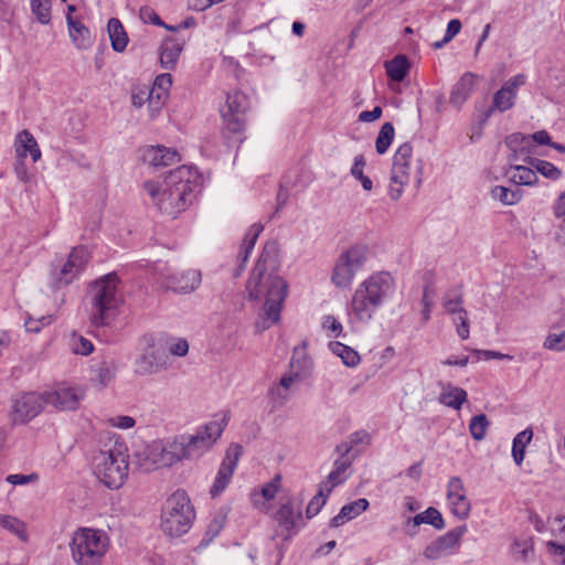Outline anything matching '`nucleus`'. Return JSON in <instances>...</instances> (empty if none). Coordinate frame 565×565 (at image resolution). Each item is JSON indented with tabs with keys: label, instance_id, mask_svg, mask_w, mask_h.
Masks as SVG:
<instances>
[{
	"label": "nucleus",
	"instance_id": "1",
	"mask_svg": "<svg viewBox=\"0 0 565 565\" xmlns=\"http://www.w3.org/2000/svg\"><path fill=\"white\" fill-rule=\"evenodd\" d=\"M277 256L278 244L267 242L246 282L249 300H265L264 317L255 323L257 332H263L279 322L282 303L288 295V285L284 278L274 270H268L275 265Z\"/></svg>",
	"mask_w": 565,
	"mask_h": 565
},
{
	"label": "nucleus",
	"instance_id": "2",
	"mask_svg": "<svg viewBox=\"0 0 565 565\" xmlns=\"http://www.w3.org/2000/svg\"><path fill=\"white\" fill-rule=\"evenodd\" d=\"M226 424L227 418L224 416L220 422H210L202 426L194 435H182L167 444L153 443L148 447L139 466L142 470L150 471L170 467L184 458L198 457L221 437Z\"/></svg>",
	"mask_w": 565,
	"mask_h": 565
},
{
	"label": "nucleus",
	"instance_id": "3",
	"mask_svg": "<svg viewBox=\"0 0 565 565\" xmlns=\"http://www.w3.org/2000/svg\"><path fill=\"white\" fill-rule=\"evenodd\" d=\"M143 188L158 209L174 218L193 202L200 192L201 183L196 170L180 166L168 173L162 186L147 181Z\"/></svg>",
	"mask_w": 565,
	"mask_h": 565
},
{
	"label": "nucleus",
	"instance_id": "4",
	"mask_svg": "<svg viewBox=\"0 0 565 565\" xmlns=\"http://www.w3.org/2000/svg\"><path fill=\"white\" fill-rule=\"evenodd\" d=\"M118 282L117 275L111 273L89 285L87 297L90 303V327H109L117 319L122 305Z\"/></svg>",
	"mask_w": 565,
	"mask_h": 565
},
{
	"label": "nucleus",
	"instance_id": "5",
	"mask_svg": "<svg viewBox=\"0 0 565 565\" xmlns=\"http://www.w3.org/2000/svg\"><path fill=\"white\" fill-rule=\"evenodd\" d=\"M395 281L387 271H380L370 276L354 291L352 297V311L360 321L372 319L375 310L393 292Z\"/></svg>",
	"mask_w": 565,
	"mask_h": 565
},
{
	"label": "nucleus",
	"instance_id": "6",
	"mask_svg": "<svg viewBox=\"0 0 565 565\" xmlns=\"http://www.w3.org/2000/svg\"><path fill=\"white\" fill-rule=\"evenodd\" d=\"M194 519V508L186 492L178 490L162 507L160 527L166 535L180 537L191 529Z\"/></svg>",
	"mask_w": 565,
	"mask_h": 565
},
{
	"label": "nucleus",
	"instance_id": "7",
	"mask_svg": "<svg viewBox=\"0 0 565 565\" xmlns=\"http://www.w3.org/2000/svg\"><path fill=\"white\" fill-rule=\"evenodd\" d=\"M92 469L96 478L109 489H119L128 478V456L121 446L100 449L92 460Z\"/></svg>",
	"mask_w": 565,
	"mask_h": 565
},
{
	"label": "nucleus",
	"instance_id": "8",
	"mask_svg": "<svg viewBox=\"0 0 565 565\" xmlns=\"http://www.w3.org/2000/svg\"><path fill=\"white\" fill-rule=\"evenodd\" d=\"M109 546L107 534L102 530L81 527L70 543L76 565H99Z\"/></svg>",
	"mask_w": 565,
	"mask_h": 565
},
{
	"label": "nucleus",
	"instance_id": "9",
	"mask_svg": "<svg viewBox=\"0 0 565 565\" xmlns=\"http://www.w3.org/2000/svg\"><path fill=\"white\" fill-rule=\"evenodd\" d=\"M249 109L248 96L235 90L226 94L225 104L221 107V117L223 120V134L230 138L231 135L237 136V140L242 141V134L246 128V114Z\"/></svg>",
	"mask_w": 565,
	"mask_h": 565
},
{
	"label": "nucleus",
	"instance_id": "10",
	"mask_svg": "<svg viewBox=\"0 0 565 565\" xmlns=\"http://www.w3.org/2000/svg\"><path fill=\"white\" fill-rule=\"evenodd\" d=\"M367 255V246L361 244L353 245L341 253L334 264L332 282L340 288L349 287L355 274L364 267Z\"/></svg>",
	"mask_w": 565,
	"mask_h": 565
},
{
	"label": "nucleus",
	"instance_id": "11",
	"mask_svg": "<svg viewBox=\"0 0 565 565\" xmlns=\"http://www.w3.org/2000/svg\"><path fill=\"white\" fill-rule=\"evenodd\" d=\"M412 154V145L409 142H405L398 147L393 157L390 185V196L392 200H398L401 198L403 186L409 181Z\"/></svg>",
	"mask_w": 565,
	"mask_h": 565
},
{
	"label": "nucleus",
	"instance_id": "12",
	"mask_svg": "<svg viewBox=\"0 0 565 565\" xmlns=\"http://www.w3.org/2000/svg\"><path fill=\"white\" fill-rule=\"evenodd\" d=\"M46 405L45 394L29 392L13 399L11 420L13 424H25L36 417Z\"/></svg>",
	"mask_w": 565,
	"mask_h": 565
},
{
	"label": "nucleus",
	"instance_id": "13",
	"mask_svg": "<svg viewBox=\"0 0 565 565\" xmlns=\"http://www.w3.org/2000/svg\"><path fill=\"white\" fill-rule=\"evenodd\" d=\"M242 454L243 447L241 445L231 444L228 446L221 462L214 483L210 489V494L212 498L218 497L226 489L237 467Z\"/></svg>",
	"mask_w": 565,
	"mask_h": 565
},
{
	"label": "nucleus",
	"instance_id": "14",
	"mask_svg": "<svg viewBox=\"0 0 565 565\" xmlns=\"http://www.w3.org/2000/svg\"><path fill=\"white\" fill-rule=\"evenodd\" d=\"M274 518L278 524V535H281L285 540L289 539L301 523V503L289 498L276 511Z\"/></svg>",
	"mask_w": 565,
	"mask_h": 565
},
{
	"label": "nucleus",
	"instance_id": "15",
	"mask_svg": "<svg viewBox=\"0 0 565 565\" xmlns=\"http://www.w3.org/2000/svg\"><path fill=\"white\" fill-rule=\"evenodd\" d=\"M467 526L459 525L446 534L437 537L428 544L424 551V556L427 559H438L449 555L456 546H459L462 535L466 533Z\"/></svg>",
	"mask_w": 565,
	"mask_h": 565
},
{
	"label": "nucleus",
	"instance_id": "16",
	"mask_svg": "<svg viewBox=\"0 0 565 565\" xmlns=\"http://www.w3.org/2000/svg\"><path fill=\"white\" fill-rule=\"evenodd\" d=\"M46 405L60 411L77 409L85 394L79 387L60 385L53 391L44 392Z\"/></svg>",
	"mask_w": 565,
	"mask_h": 565
},
{
	"label": "nucleus",
	"instance_id": "17",
	"mask_svg": "<svg viewBox=\"0 0 565 565\" xmlns=\"http://www.w3.org/2000/svg\"><path fill=\"white\" fill-rule=\"evenodd\" d=\"M167 366L164 350L161 347L149 344L148 349L135 361V373L140 376L152 375Z\"/></svg>",
	"mask_w": 565,
	"mask_h": 565
},
{
	"label": "nucleus",
	"instance_id": "18",
	"mask_svg": "<svg viewBox=\"0 0 565 565\" xmlns=\"http://www.w3.org/2000/svg\"><path fill=\"white\" fill-rule=\"evenodd\" d=\"M447 499L449 501L451 512L460 520L469 516L471 504L466 494V489L461 478H450L447 486Z\"/></svg>",
	"mask_w": 565,
	"mask_h": 565
},
{
	"label": "nucleus",
	"instance_id": "19",
	"mask_svg": "<svg viewBox=\"0 0 565 565\" xmlns=\"http://www.w3.org/2000/svg\"><path fill=\"white\" fill-rule=\"evenodd\" d=\"M201 271L186 269L164 277L163 286L177 294H190L201 285Z\"/></svg>",
	"mask_w": 565,
	"mask_h": 565
},
{
	"label": "nucleus",
	"instance_id": "20",
	"mask_svg": "<svg viewBox=\"0 0 565 565\" xmlns=\"http://www.w3.org/2000/svg\"><path fill=\"white\" fill-rule=\"evenodd\" d=\"M89 258V254L84 246H77L72 249L67 262L60 271L58 281L68 285L84 269Z\"/></svg>",
	"mask_w": 565,
	"mask_h": 565
},
{
	"label": "nucleus",
	"instance_id": "21",
	"mask_svg": "<svg viewBox=\"0 0 565 565\" xmlns=\"http://www.w3.org/2000/svg\"><path fill=\"white\" fill-rule=\"evenodd\" d=\"M142 160L153 168H164L180 161V154L175 149L164 146H149L142 152Z\"/></svg>",
	"mask_w": 565,
	"mask_h": 565
},
{
	"label": "nucleus",
	"instance_id": "22",
	"mask_svg": "<svg viewBox=\"0 0 565 565\" xmlns=\"http://www.w3.org/2000/svg\"><path fill=\"white\" fill-rule=\"evenodd\" d=\"M551 531L554 539L546 542L547 552L559 557L562 564L565 565V515L553 521Z\"/></svg>",
	"mask_w": 565,
	"mask_h": 565
},
{
	"label": "nucleus",
	"instance_id": "23",
	"mask_svg": "<svg viewBox=\"0 0 565 565\" xmlns=\"http://www.w3.org/2000/svg\"><path fill=\"white\" fill-rule=\"evenodd\" d=\"M473 88L475 74L467 72L454 85L450 92L449 103L459 109L468 100L471 93L473 92Z\"/></svg>",
	"mask_w": 565,
	"mask_h": 565
},
{
	"label": "nucleus",
	"instance_id": "24",
	"mask_svg": "<svg viewBox=\"0 0 565 565\" xmlns=\"http://www.w3.org/2000/svg\"><path fill=\"white\" fill-rule=\"evenodd\" d=\"M184 40L168 38L161 45L160 64L164 70H173L183 50Z\"/></svg>",
	"mask_w": 565,
	"mask_h": 565
},
{
	"label": "nucleus",
	"instance_id": "25",
	"mask_svg": "<svg viewBox=\"0 0 565 565\" xmlns=\"http://www.w3.org/2000/svg\"><path fill=\"white\" fill-rule=\"evenodd\" d=\"M263 230H264V226L260 223H255L248 228V231L245 235V238L243 241V245H242L239 255H238L239 265H238L237 271L235 273V277H238L242 274V271L245 269V265L248 260V257L256 244V241H257L259 234L263 232Z\"/></svg>",
	"mask_w": 565,
	"mask_h": 565
},
{
	"label": "nucleus",
	"instance_id": "26",
	"mask_svg": "<svg viewBox=\"0 0 565 565\" xmlns=\"http://www.w3.org/2000/svg\"><path fill=\"white\" fill-rule=\"evenodd\" d=\"M505 145L512 151L509 157L510 161H516L520 154L525 157L531 154L529 135L521 132L511 134L505 138Z\"/></svg>",
	"mask_w": 565,
	"mask_h": 565
},
{
	"label": "nucleus",
	"instance_id": "27",
	"mask_svg": "<svg viewBox=\"0 0 565 565\" xmlns=\"http://www.w3.org/2000/svg\"><path fill=\"white\" fill-rule=\"evenodd\" d=\"M107 31L113 50L119 53L124 52L128 44V35L121 22L117 18L109 19Z\"/></svg>",
	"mask_w": 565,
	"mask_h": 565
},
{
	"label": "nucleus",
	"instance_id": "28",
	"mask_svg": "<svg viewBox=\"0 0 565 565\" xmlns=\"http://www.w3.org/2000/svg\"><path fill=\"white\" fill-rule=\"evenodd\" d=\"M70 36L77 49H87L90 44L89 30L71 15L66 17Z\"/></svg>",
	"mask_w": 565,
	"mask_h": 565
},
{
	"label": "nucleus",
	"instance_id": "29",
	"mask_svg": "<svg viewBox=\"0 0 565 565\" xmlns=\"http://www.w3.org/2000/svg\"><path fill=\"white\" fill-rule=\"evenodd\" d=\"M467 401V392L457 386L448 384L444 387L443 393L439 395V402L447 407L459 411L462 404Z\"/></svg>",
	"mask_w": 565,
	"mask_h": 565
},
{
	"label": "nucleus",
	"instance_id": "30",
	"mask_svg": "<svg viewBox=\"0 0 565 565\" xmlns=\"http://www.w3.org/2000/svg\"><path fill=\"white\" fill-rule=\"evenodd\" d=\"M514 93L503 86L493 95L492 106L484 113V120L491 116L493 110L503 113L514 106Z\"/></svg>",
	"mask_w": 565,
	"mask_h": 565
},
{
	"label": "nucleus",
	"instance_id": "31",
	"mask_svg": "<svg viewBox=\"0 0 565 565\" xmlns=\"http://www.w3.org/2000/svg\"><path fill=\"white\" fill-rule=\"evenodd\" d=\"M408 68L409 62L403 54L396 55L394 58L385 62L386 74L395 82H402L406 77Z\"/></svg>",
	"mask_w": 565,
	"mask_h": 565
},
{
	"label": "nucleus",
	"instance_id": "32",
	"mask_svg": "<svg viewBox=\"0 0 565 565\" xmlns=\"http://www.w3.org/2000/svg\"><path fill=\"white\" fill-rule=\"evenodd\" d=\"M117 372V364L114 360H103L96 363L93 367L94 380L100 385L106 386L109 384Z\"/></svg>",
	"mask_w": 565,
	"mask_h": 565
},
{
	"label": "nucleus",
	"instance_id": "33",
	"mask_svg": "<svg viewBox=\"0 0 565 565\" xmlns=\"http://www.w3.org/2000/svg\"><path fill=\"white\" fill-rule=\"evenodd\" d=\"M508 174L511 181L519 185H532L537 182L536 171L520 164L511 166Z\"/></svg>",
	"mask_w": 565,
	"mask_h": 565
},
{
	"label": "nucleus",
	"instance_id": "34",
	"mask_svg": "<svg viewBox=\"0 0 565 565\" xmlns=\"http://www.w3.org/2000/svg\"><path fill=\"white\" fill-rule=\"evenodd\" d=\"M329 348L332 353L341 358L343 364L347 366L354 367L361 361L359 353L354 349L341 342L332 341L329 343Z\"/></svg>",
	"mask_w": 565,
	"mask_h": 565
},
{
	"label": "nucleus",
	"instance_id": "35",
	"mask_svg": "<svg viewBox=\"0 0 565 565\" xmlns=\"http://www.w3.org/2000/svg\"><path fill=\"white\" fill-rule=\"evenodd\" d=\"M532 438L533 430L531 428L522 430L514 437L512 445V457L518 466H521L523 462L525 456V447L532 440Z\"/></svg>",
	"mask_w": 565,
	"mask_h": 565
},
{
	"label": "nucleus",
	"instance_id": "36",
	"mask_svg": "<svg viewBox=\"0 0 565 565\" xmlns=\"http://www.w3.org/2000/svg\"><path fill=\"white\" fill-rule=\"evenodd\" d=\"M412 521L414 526L430 524L436 530H443L445 527V521L441 513L433 507H429L424 512L416 514Z\"/></svg>",
	"mask_w": 565,
	"mask_h": 565
},
{
	"label": "nucleus",
	"instance_id": "37",
	"mask_svg": "<svg viewBox=\"0 0 565 565\" xmlns=\"http://www.w3.org/2000/svg\"><path fill=\"white\" fill-rule=\"evenodd\" d=\"M463 295L460 288H454L445 292L443 296V307L450 316H456L459 311L463 310Z\"/></svg>",
	"mask_w": 565,
	"mask_h": 565
},
{
	"label": "nucleus",
	"instance_id": "38",
	"mask_svg": "<svg viewBox=\"0 0 565 565\" xmlns=\"http://www.w3.org/2000/svg\"><path fill=\"white\" fill-rule=\"evenodd\" d=\"M523 161L535 168L537 172L547 179L557 180L562 175V171L548 161L532 158L530 156L524 157Z\"/></svg>",
	"mask_w": 565,
	"mask_h": 565
},
{
	"label": "nucleus",
	"instance_id": "39",
	"mask_svg": "<svg viewBox=\"0 0 565 565\" xmlns=\"http://www.w3.org/2000/svg\"><path fill=\"white\" fill-rule=\"evenodd\" d=\"M395 130L392 122H384L379 131L377 138L375 140V148L379 154H384L393 139H394Z\"/></svg>",
	"mask_w": 565,
	"mask_h": 565
},
{
	"label": "nucleus",
	"instance_id": "40",
	"mask_svg": "<svg viewBox=\"0 0 565 565\" xmlns=\"http://www.w3.org/2000/svg\"><path fill=\"white\" fill-rule=\"evenodd\" d=\"M38 146L33 135L28 130H22L15 138V152L18 158H26L30 149Z\"/></svg>",
	"mask_w": 565,
	"mask_h": 565
},
{
	"label": "nucleus",
	"instance_id": "41",
	"mask_svg": "<svg viewBox=\"0 0 565 565\" xmlns=\"http://www.w3.org/2000/svg\"><path fill=\"white\" fill-rule=\"evenodd\" d=\"M0 525L15 534L21 541H28V534L25 531V524L19 519L11 515H1L0 514Z\"/></svg>",
	"mask_w": 565,
	"mask_h": 565
},
{
	"label": "nucleus",
	"instance_id": "42",
	"mask_svg": "<svg viewBox=\"0 0 565 565\" xmlns=\"http://www.w3.org/2000/svg\"><path fill=\"white\" fill-rule=\"evenodd\" d=\"M491 194L493 199L505 205L516 204L522 198L520 190H511L502 185L494 186L491 191Z\"/></svg>",
	"mask_w": 565,
	"mask_h": 565
},
{
	"label": "nucleus",
	"instance_id": "43",
	"mask_svg": "<svg viewBox=\"0 0 565 565\" xmlns=\"http://www.w3.org/2000/svg\"><path fill=\"white\" fill-rule=\"evenodd\" d=\"M352 458H338L334 461L333 470L328 475V482L339 486L344 481L343 475L352 465Z\"/></svg>",
	"mask_w": 565,
	"mask_h": 565
},
{
	"label": "nucleus",
	"instance_id": "44",
	"mask_svg": "<svg viewBox=\"0 0 565 565\" xmlns=\"http://www.w3.org/2000/svg\"><path fill=\"white\" fill-rule=\"evenodd\" d=\"M365 164H366V162H365L363 154H358L354 158V163L351 169V174L353 178H355L356 180H359L361 182L362 188L365 191H371L373 189V182L367 175H364V173H363V169H364Z\"/></svg>",
	"mask_w": 565,
	"mask_h": 565
},
{
	"label": "nucleus",
	"instance_id": "45",
	"mask_svg": "<svg viewBox=\"0 0 565 565\" xmlns=\"http://www.w3.org/2000/svg\"><path fill=\"white\" fill-rule=\"evenodd\" d=\"M490 423L484 414L476 415L469 424V431L473 439L482 440L486 437Z\"/></svg>",
	"mask_w": 565,
	"mask_h": 565
},
{
	"label": "nucleus",
	"instance_id": "46",
	"mask_svg": "<svg viewBox=\"0 0 565 565\" xmlns=\"http://www.w3.org/2000/svg\"><path fill=\"white\" fill-rule=\"evenodd\" d=\"M31 10L40 23H42V24L50 23V21H51V2H50V0H31Z\"/></svg>",
	"mask_w": 565,
	"mask_h": 565
},
{
	"label": "nucleus",
	"instance_id": "47",
	"mask_svg": "<svg viewBox=\"0 0 565 565\" xmlns=\"http://www.w3.org/2000/svg\"><path fill=\"white\" fill-rule=\"evenodd\" d=\"M369 508V501L366 499H358L351 503H348L341 508L342 514L347 516V519L352 520L360 515Z\"/></svg>",
	"mask_w": 565,
	"mask_h": 565
},
{
	"label": "nucleus",
	"instance_id": "48",
	"mask_svg": "<svg viewBox=\"0 0 565 565\" xmlns=\"http://www.w3.org/2000/svg\"><path fill=\"white\" fill-rule=\"evenodd\" d=\"M452 321L456 324L457 334L460 339L467 340L470 334L469 318L466 309L452 316Z\"/></svg>",
	"mask_w": 565,
	"mask_h": 565
},
{
	"label": "nucleus",
	"instance_id": "49",
	"mask_svg": "<svg viewBox=\"0 0 565 565\" xmlns=\"http://www.w3.org/2000/svg\"><path fill=\"white\" fill-rule=\"evenodd\" d=\"M140 19L145 22V23H152L154 25H160V26H163L166 28L167 30H170V31H175L178 30L179 28H181V25L179 26H170L168 24H166L161 19L160 17L158 15V13L150 7H142L140 9Z\"/></svg>",
	"mask_w": 565,
	"mask_h": 565
},
{
	"label": "nucleus",
	"instance_id": "50",
	"mask_svg": "<svg viewBox=\"0 0 565 565\" xmlns=\"http://www.w3.org/2000/svg\"><path fill=\"white\" fill-rule=\"evenodd\" d=\"M330 495V489H327V492H318L308 503L306 509V514L308 519L313 518L319 513L321 508L324 505L328 497Z\"/></svg>",
	"mask_w": 565,
	"mask_h": 565
},
{
	"label": "nucleus",
	"instance_id": "51",
	"mask_svg": "<svg viewBox=\"0 0 565 565\" xmlns=\"http://www.w3.org/2000/svg\"><path fill=\"white\" fill-rule=\"evenodd\" d=\"M151 97L148 99V110H149V117L152 119L154 118L159 111L162 109L168 95H166L164 92H154L151 90Z\"/></svg>",
	"mask_w": 565,
	"mask_h": 565
},
{
	"label": "nucleus",
	"instance_id": "52",
	"mask_svg": "<svg viewBox=\"0 0 565 565\" xmlns=\"http://www.w3.org/2000/svg\"><path fill=\"white\" fill-rule=\"evenodd\" d=\"M71 348L75 354L81 355H88L94 351V345L88 339L76 334H73Z\"/></svg>",
	"mask_w": 565,
	"mask_h": 565
},
{
	"label": "nucleus",
	"instance_id": "53",
	"mask_svg": "<svg viewBox=\"0 0 565 565\" xmlns=\"http://www.w3.org/2000/svg\"><path fill=\"white\" fill-rule=\"evenodd\" d=\"M223 527V523L218 519H213L206 527L203 539L201 540L199 546L205 547L207 546L221 532Z\"/></svg>",
	"mask_w": 565,
	"mask_h": 565
},
{
	"label": "nucleus",
	"instance_id": "54",
	"mask_svg": "<svg viewBox=\"0 0 565 565\" xmlns=\"http://www.w3.org/2000/svg\"><path fill=\"white\" fill-rule=\"evenodd\" d=\"M461 30V22L458 19L449 21L445 36L441 41L435 42L433 45L435 49H440L444 44L450 42Z\"/></svg>",
	"mask_w": 565,
	"mask_h": 565
},
{
	"label": "nucleus",
	"instance_id": "55",
	"mask_svg": "<svg viewBox=\"0 0 565 565\" xmlns=\"http://www.w3.org/2000/svg\"><path fill=\"white\" fill-rule=\"evenodd\" d=\"M268 397L273 405V408H280L285 405L288 399V394L285 390L280 388L278 385H274L268 391Z\"/></svg>",
	"mask_w": 565,
	"mask_h": 565
},
{
	"label": "nucleus",
	"instance_id": "56",
	"mask_svg": "<svg viewBox=\"0 0 565 565\" xmlns=\"http://www.w3.org/2000/svg\"><path fill=\"white\" fill-rule=\"evenodd\" d=\"M544 348L553 351L565 350V330L561 333H551L544 341Z\"/></svg>",
	"mask_w": 565,
	"mask_h": 565
},
{
	"label": "nucleus",
	"instance_id": "57",
	"mask_svg": "<svg viewBox=\"0 0 565 565\" xmlns=\"http://www.w3.org/2000/svg\"><path fill=\"white\" fill-rule=\"evenodd\" d=\"M152 92L149 87H137L131 93V103L136 108L142 107L146 103H148L149 97H151Z\"/></svg>",
	"mask_w": 565,
	"mask_h": 565
},
{
	"label": "nucleus",
	"instance_id": "58",
	"mask_svg": "<svg viewBox=\"0 0 565 565\" xmlns=\"http://www.w3.org/2000/svg\"><path fill=\"white\" fill-rule=\"evenodd\" d=\"M171 85H172L171 74L163 73L156 77L153 86L150 88V90L164 92L166 95H168Z\"/></svg>",
	"mask_w": 565,
	"mask_h": 565
},
{
	"label": "nucleus",
	"instance_id": "59",
	"mask_svg": "<svg viewBox=\"0 0 565 565\" xmlns=\"http://www.w3.org/2000/svg\"><path fill=\"white\" fill-rule=\"evenodd\" d=\"M529 138H530L531 153L533 152V150L535 148L534 143L546 145V146H550L552 143L551 137L546 130H539L532 135H529Z\"/></svg>",
	"mask_w": 565,
	"mask_h": 565
},
{
	"label": "nucleus",
	"instance_id": "60",
	"mask_svg": "<svg viewBox=\"0 0 565 565\" xmlns=\"http://www.w3.org/2000/svg\"><path fill=\"white\" fill-rule=\"evenodd\" d=\"M51 322L50 316H42L39 320H33L32 318H29L25 320V329L29 332H39L41 328L45 324H49Z\"/></svg>",
	"mask_w": 565,
	"mask_h": 565
},
{
	"label": "nucleus",
	"instance_id": "61",
	"mask_svg": "<svg viewBox=\"0 0 565 565\" xmlns=\"http://www.w3.org/2000/svg\"><path fill=\"white\" fill-rule=\"evenodd\" d=\"M322 326L326 330L331 331L333 337H339L342 331V324L333 316H326Z\"/></svg>",
	"mask_w": 565,
	"mask_h": 565
},
{
	"label": "nucleus",
	"instance_id": "62",
	"mask_svg": "<svg viewBox=\"0 0 565 565\" xmlns=\"http://www.w3.org/2000/svg\"><path fill=\"white\" fill-rule=\"evenodd\" d=\"M14 173L21 182L28 183L30 181V175L24 159L18 158L14 163Z\"/></svg>",
	"mask_w": 565,
	"mask_h": 565
},
{
	"label": "nucleus",
	"instance_id": "63",
	"mask_svg": "<svg viewBox=\"0 0 565 565\" xmlns=\"http://www.w3.org/2000/svg\"><path fill=\"white\" fill-rule=\"evenodd\" d=\"M169 352L177 356H184L189 352V343L184 339H179L177 342L170 344Z\"/></svg>",
	"mask_w": 565,
	"mask_h": 565
},
{
	"label": "nucleus",
	"instance_id": "64",
	"mask_svg": "<svg viewBox=\"0 0 565 565\" xmlns=\"http://www.w3.org/2000/svg\"><path fill=\"white\" fill-rule=\"evenodd\" d=\"M38 476L35 473L31 475H9L7 477V481L11 484H26L32 481H36Z\"/></svg>",
	"mask_w": 565,
	"mask_h": 565
}]
</instances>
